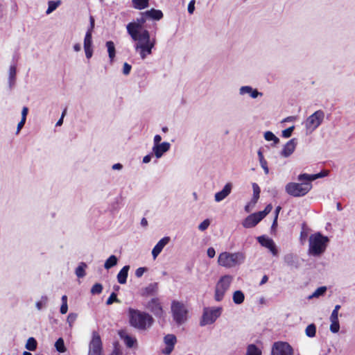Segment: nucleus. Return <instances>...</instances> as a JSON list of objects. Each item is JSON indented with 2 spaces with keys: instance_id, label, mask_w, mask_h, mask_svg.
Segmentation results:
<instances>
[{
  "instance_id": "nucleus-5",
  "label": "nucleus",
  "mask_w": 355,
  "mask_h": 355,
  "mask_svg": "<svg viewBox=\"0 0 355 355\" xmlns=\"http://www.w3.org/2000/svg\"><path fill=\"white\" fill-rule=\"evenodd\" d=\"M329 239L321 233L313 234L309 237V253L313 256L322 254L326 250Z\"/></svg>"
},
{
  "instance_id": "nucleus-37",
  "label": "nucleus",
  "mask_w": 355,
  "mask_h": 355,
  "mask_svg": "<svg viewBox=\"0 0 355 355\" xmlns=\"http://www.w3.org/2000/svg\"><path fill=\"white\" fill-rule=\"evenodd\" d=\"M84 47H92V33L87 31L84 38Z\"/></svg>"
},
{
  "instance_id": "nucleus-39",
  "label": "nucleus",
  "mask_w": 355,
  "mask_h": 355,
  "mask_svg": "<svg viewBox=\"0 0 355 355\" xmlns=\"http://www.w3.org/2000/svg\"><path fill=\"white\" fill-rule=\"evenodd\" d=\"M252 188H253V198H252V200L254 202H257V201L259 198L260 188L257 183H253Z\"/></svg>"
},
{
  "instance_id": "nucleus-43",
  "label": "nucleus",
  "mask_w": 355,
  "mask_h": 355,
  "mask_svg": "<svg viewBox=\"0 0 355 355\" xmlns=\"http://www.w3.org/2000/svg\"><path fill=\"white\" fill-rule=\"evenodd\" d=\"M136 339L131 337L130 336H125V338H124V342H125V344L126 345V346L128 347H132L135 345V343H136Z\"/></svg>"
},
{
  "instance_id": "nucleus-61",
  "label": "nucleus",
  "mask_w": 355,
  "mask_h": 355,
  "mask_svg": "<svg viewBox=\"0 0 355 355\" xmlns=\"http://www.w3.org/2000/svg\"><path fill=\"white\" fill-rule=\"evenodd\" d=\"M330 320H338V313L333 311L330 316Z\"/></svg>"
},
{
  "instance_id": "nucleus-16",
  "label": "nucleus",
  "mask_w": 355,
  "mask_h": 355,
  "mask_svg": "<svg viewBox=\"0 0 355 355\" xmlns=\"http://www.w3.org/2000/svg\"><path fill=\"white\" fill-rule=\"evenodd\" d=\"M170 238L165 236L158 241L152 250V255L154 259L159 254L164 246L169 242Z\"/></svg>"
},
{
  "instance_id": "nucleus-34",
  "label": "nucleus",
  "mask_w": 355,
  "mask_h": 355,
  "mask_svg": "<svg viewBox=\"0 0 355 355\" xmlns=\"http://www.w3.org/2000/svg\"><path fill=\"white\" fill-rule=\"evenodd\" d=\"M306 335L308 337L313 338L316 334V327L314 324H309L305 329Z\"/></svg>"
},
{
  "instance_id": "nucleus-19",
  "label": "nucleus",
  "mask_w": 355,
  "mask_h": 355,
  "mask_svg": "<svg viewBox=\"0 0 355 355\" xmlns=\"http://www.w3.org/2000/svg\"><path fill=\"white\" fill-rule=\"evenodd\" d=\"M259 242L264 247L270 249L273 254H277V250L272 239H266L263 236L258 237Z\"/></svg>"
},
{
  "instance_id": "nucleus-13",
  "label": "nucleus",
  "mask_w": 355,
  "mask_h": 355,
  "mask_svg": "<svg viewBox=\"0 0 355 355\" xmlns=\"http://www.w3.org/2000/svg\"><path fill=\"white\" fill-rule=\"evenodd\" d=\"M143 26L137 22H130L127 25V31L134 41L138 40L141 38L140 30Z\"/></svg>"
},
{
  "instance_id": "nucleus-45",
  "label": "nucleus",
  "mask_w": 355,
  "mask_h": 355,
  "mask_svg": "<svg viewBox=\"0 0 355 355\" xmlns=\"http://www.w3.org/2000/svg\"><path fill=\"white\" fill-rule=\"evenodd\" d=\"M78 318L77 313H70L67 319V322H68L69 327H72L73 324L75 322Z\"/></svg>"
},
{
  "instance_id": "nucleus-2",
  "label": "nucleus",
  "mask_w": 355,
  "mask_h": 355,
  "mask_svg": "<svg viewBox=\"0 0 355 355\" xmlns=\"http://www.w3.org/2000/svg\"><path fill=\"white\" fill-rule=\"evenodd\" d=\"M128 316L130 325L139 330H146L154 322L150 314L132 308L128 309Z\"/></svg>"
},
{
  "instance_id": "nucleus-50",
  "label": "nucleus",
  "mask_w": 355,
  "mask_h": 355,
  "mask_svg": "<svg viewBox=\"0 0 355 355\" xmlns=\"http://www.w3.org/2000/svg\"><path fill=\"white\" fill-rule=\"evenodd\" d=\"M146 271H147L146 268L140 267L136 270L135 275L137 277H141Z\"/></svg>"
},
{
  "instance_id": "nucleus-8",
  "label": "nucleus",
  "mask_w": 355,
  "mask_h": 355,
  "mask_svg": "<svg viewBox=\"0 0 355 355\" xmlns=\"http://www.w3.org/2000/svg\"><path fill=\"white\" fill-rule=\"evenodd\" d=\"M222 313L221 307L205 308L200 325L205 326L214 323Z\"/></svg>"
},
{
  "instance_id": "nucleus-27",
  "label": "nucleus",
  "mask_w": 355,
  "mask_h": 355,
  "mask_svg": "<svg viewBox=\"0 0 355 355\" xmlns=\"http://www.w3.org/2000/svg\"><path fill=\"white\" fill-rule=\"evenodd\" d=\"M106 46L107 48L108 55L110 61L112 62L116 55L114 44L112 41H108L106 42Z\"/></svg>"
},
{
  "instance_id": "nucleus-11",
  "label": "nucleus",
  "mask_w": 355,
  "mask_h": 355,
  "mask_svg": "<svg viewBox=\"0 0 355 355\" xmlns=\"http://www.w3.org/2000/svg\"><path fill=\"white\" fill-rule=\"evenodd\" d=\"M324 114L322 110H318L306 119V125L308 128L315 129L322 122Z\"/></svg>"
},
{
  "instance_id": "nucleus-23",
  "label": "nucleus",
  "mask_w": 355,
  "mask_h": 355,
  "mask_svg": "<svg viewBox=\"0 0 355 355\" xmlns=\"http://www.w3.org/2000/svg\"><path fill=\"white\" fill-rule=\"evenodd\" d=\"M259 222L254 214L246 217L243 222V226L245 228H251L256 226Z\"/></svg>"
},
{
  "instance_id": "nucleus-47",
  "label": "nucleus",
  "mask_w": 355,
  "mask_h": 355,
  "mask_svg": "<svg viewBox=\"0 0 355 355\" xmlns=\"http://www.w3.org/2000/svg\"><path fill=\"white\" fill-rule=\"evenodd\" d=\"M294 130V126L289 127L282 131V137L284 138H288L291 136L292 132Z\"/></svg>"
},
{
  "instance_id": "nucleus-28",
  "label": "nucleus",
  "mask_w": 355,
  "mask_h": 355,
  "mask_svg": "<svg viewBox=\"0 0 355 355\" xmlns=\"http://www.w3.org/2000/svg\"><path fill=\"white\" fill-rule=\"evenodd\" d=\"M87 266L85 263L81 262L78 265V266L76 268L75 273L76 276L79 278H83L85 276V269L87 268Z\"/></svg>"
},
{
  "instance_id": "nucleus-32",
  "label": "nucleus",
  "mask_w": 355,
  "mask_h": 355,
  "mask_svg": "<svg viewBox=\"0 0 355 355\" xmlns=\"http://www.w3.org/2000/svg\"><path fill=\"white\" fill-rule=\"evenodd\" d=\"M61 4L60 0L49 1L48 2V8L46 10V14H49L54 11Z\"/></svg>"
},
{
  "instance_id": "nucleus-31",
  "label": "nucleus",
  "mask_w": 355,
  "mask_h": 355,
  "mask_svg": "<svg viewBox=\"0 0 355 355\" xmlns=\"http://www.w3.org/2000/svg\"><path fill=\"white\" fill-rule=\"evenodd\" d=\"M245 299L244 294L241 291H236L233 294V302L236 304H240L243 302Z\"/></svg>"
},
{
  "instance_id": "nucleus-55",
  "label": "nucleus",
  "mask_w": 355,
  "mask_h": 355,
  "mask_svg": "<svg viewBox=\"0 0 355 355\" xmlns=\"http://www.w3.org/2000/svg\"><path fill=\"white\" fill-rule=\"evenodd\" d=\"M26 123V120L24 119H21V121L19 122L17 128V132L16 134H19L21 128L24 127V124Z\"/></svg>"
},
{
  "instance_id": "nucleus-51",
  "label": "nucleus",
  "mask_w": 355,
  "mask_h": 355,
  "mask_svg": "<svg viewBox=\"0 0 355 355\" xmlns=\"http://www.w3.org/2000/svg\"><path fill=\"white\" fill-rule=\"evenodd\" d=\"M85 55L87 59H89L93 54L92 47H84Z\"/></svg>"
},
{
  "instance_id": "nucleus-56",
  "label": "nucleus",
  "mask_w": 355,
  "mask_h": 355,
  "mask_svg": "<svg viewBox=\"0 0 355 355\" xmlns=\"http://www.w3.org/2000/svg\"><path fill=\"white\" fill-rule=\"evenodd\" d=\"M216 254V251L214 248L210 247L207 249V256L209 258H214Z\"/></svg>"
},
{
  "instance_id": "nucleus-36",
  "label": "nucleus",
  "mask_w": 355,
  "mask_h": 355,
  "mask_svg": "<svg viewBox=\"0 0 355 355\" xmlns=\"http://www.w3.org/2000/svg\"><path fill=\"white\" fill-rule=\"evenodd\" d=\"M26 348L30 351H34L37 348V341L34 338H29L26 344Z\"/></svg>"
},
{
  "instance_id": "nucleus-25",
  "label": "nucleus",
  "mask_w": 355,
  "mask_h": 355,
  "mask_svg": "<svg viewBox=\"0 0 355 355\" xmlns=\"http://www.w3.org/2000/svg\"><path fill=\"white\" fill-rule=\"evenodd\" d=\"M132 6L137 10H143L149 6V0H132Z\"/></svg>"
},
{
  "instance_id": "nucleus-58",
  "label": "nucleus",
  "mask_w": 355,
  "mask_h": 355,
  "mask_svg": "<svg viewBox=\"0 0 355 355\" xmlns=\"http://www.w3.org/2000/svg\"><path fill=\"white\" fill-rule=\"evenodd\" d=\"M66 112H67V109L65 108L62 113V116H61L60 119L56 123V126H60L62 124L63 118H64V115L66 114Z\"/></svg>"
},
{
  "instance_id": "nucleus-22",
  "label": "nucleus",
  "mask_w": 355,
  "mask_h": 355,
  "mask_svg": "<svg viewBox=\"0 0 355 355\" xmlns=\"http://www.w3.org/2000/svg\"><path fill=\"white\" fill-rule=\"evenodd\" d=\"M129 269V266H125L119 272L117 275V281L119 284H124L126 283Z\"/></svg>"
},
{
  "instance_id": "nucleus-49",
  "label": "nucleus",
  "mask_w": 355,
  "mask_h": 355,
  "mask_svg": "<svg viewBox=\"0 0 355 355\" xmlns=\"http://www.w3.org/2000/svg\"><path fill=\"white\" fill-rule=\"evenodd\" d=\"M131 69H132V67L130 64H129L127 62H125L123 64V73L124 75H128L131 71Z\"/></svg>"
},
{
  "instance_id": "nucleus-46",
  "label": "nucleus",
  "mask_w": 355,
  "mask_h": 355,
  "mask_svg": "<svg viewBox=\"0 0 355 355\" xmlns=\"http://www.w3.org/2000/svg\"><path fill=\"white\" fill-rule=\"evenodd\" d=\"M209 225L210 220L209 219H205L198 225V229L200 231H205L208 228Z\"/></svg>"
},
{
  "instance_id": "nucleus-54",
  "label": "nucleus",
  "mask_w": 355,
  "mask_h": 355,
  "mask_svg": "<svg viewBox=\"0 0 355 355\" xmlns=\"http://www.w3.org/2000/svg\"><path fill=\"white\" fill-rule=\"evenodd\" d=\"M195 10V0H191L188 5V12L192 14Z\"/></svg>"
},
{
  "instance_id": "nucleus-44",
  "label": "nucleus",
  "mask_w": 355,
  "mask_h": 355,
  "mask_svg": "<svg viewBox=\"0 0 355 355\" xmlns=\"http://www.w3.org/2000/svg\"><path fill=\"white\" fill-rule=\"evenodd\" d=\"M330 331L332 333H337L340 329L339 320H331Z\"/></svg>"
},
{
  "instance_id": "nucleus-26",
  "label": "nucleus",
  "mask_w": 355,
  "mask_h": 355,
  "mask_svg": "<svg viewBox=\"0 0 355 355\" xmlns=\"http://www.w3.org/2000/svg\"><path fill=\"white\" fill-rule=\"evenodd\" d=\"M16 74H17L16 67L15 65L10 66V69H9V77H8V82H9V85L10 87H12L15 83Z\"/></svg>"
},
{
  "instance_id": "nucleus-1",
  "label": "nucleus",
  "mask_w": 355,
  "mask_h": 355,
  "mask_svg": "<svg viewBox=\"0 0 355 355\" xmlns=\"http://www.w3.org/2000/svg\"><path fill=\"white\" fill-rule=\"evenodd\" d=\"M322 176L324 175L321 173L315 175L300 174L297 179L301 183L289 182L286 186V191L288 194L294 197L304 196L311 189V181Z\"/></svg>"
},
{
  "instance_id": "nucleus-3",
  "label": "nucleus",
  "mask_w": 355,
  "mask_h": 355,
  "mask_svg": "<svg viewBox=\"0 0 355 355\" xmlns=\"http://www.w3.org/2000/svg\"><path fill=\"white\" fill-rule=\"evenodd\" d=\"M245 254L242 252H223L219 254L218 257V263L219 266L231 268L238 265H241L245 261Z\"/></svg>"
},
{
  "instance_id": "nucleus-38",
  "label": "nucleus",
  "mask_w": 355,
  "mask_h": 355,
  "mask_svg": "<svg viewBox=\"0 0 355 355\" xmlns=\"http://www.w3.org/2000/svg\"><path fill=\"white\" fill-rule=\"evenodd\" d=\"M264 138L267 141H273L275 144H277L279 142V139L272 132L267 131L264 134Z\"/></svg>"
},
{
  "instance_id": "nucleus-9",
  "label": "nucleus",
  "mask_w": 355,
  "mask_h": 355,
  "mask_svg": "<svg viewBox=\"0 0 355 355\" xmlns=\"http://www.w3.org/2000/svg\"><path fill=\"white\" fill-rule=\"evenodd\" d=\"M102 352L103 343L101 336L97 331H94L89 345L88 355H101Z\"/></svg>"
},
{
  "instance_id": "nucleus-64",
  "label": "nucleus",
  "mask_w": 355,
  "mask_h": 355,
  "mask_svg": "<svg viewBox=\"0 0 355 355\" xmlns=\"http://www.w3.org/2000/svg\"><path fill=\"white\" fill-rule=\"evenodd\" d=\"M272 209V206L271 204H269L266 205L263 211L265 212V214L268 215Z\"/></svg>"
},
{
  "instance_id": "nucleus-35",
  "label": "nucleus",
  "mask_w": 355,
  "mask_h": 355,
  "mask_svg": "<svg viewBox=\"0 0 355 355\" xmlns=\"http://www.w3.org/2000/svg\"><path fill=\"white\" fill-rule=\"evenodd\" d=\"M55 347L58 352L63 353L66 352V347L64 346V340L62 338H60L57 340L55 343Z\"/></svg>"
},
{
  "instance_id": "nucleus-4",
  "label": "nucleus",
  "mask_w": 355,
  "mask_h": 355,
  "mask_svg": "<svg viewBox=\"0 0 355 355\" xmlns=\"http://www.w3.org/2000/svg\"><path fill=\"white\" fill-rule=\"evenodd\" d=\"M141 38L137 40L138 42L135 44V50L139 51L141 59H145L147 55L152 53V49L156 44L155 38L150 39V33L148 30H143L141 33Z\"/></svg>"
},
{
  "instance_id": "nucleus-6",
  "label": "nucleus",
  "mask_w": 355,
  "mask_h": 355,
  "mask_svg": "<svg viewBox=\"0 0 355 355\" xmlns=\"http://www.w3.org/2000/svg\"><path fill=\"white\" fill-rule=\"evenodd\" d=\"M232 281V277L229 275L222 276L216 285L214 299L217 302H220L226 293L229 289L231 282Z\"/></svg>"
},
{
  "instance_id": "nucleus-20",
  "label": "nucleus",
  "mask_w": 355,
  "mask_h": 355,
  "mask_svg": "<svg viewBox=\"0 0 355 355\" xmlns=\"http://www.w3.org/2000/svg\"><path fill=\"white\" fill-rule=\"evenodd\" d=\"M232 190V184L230 183H227L225 185L222 191L217 192L215 194V200L216 202H220L225 199L231 192Z\"/></svg>"
},
{
  "instance_id": "nucleus-63",
  "label": "nucleus",
  "mask_w": 355,
  "mask_h": 355,
  "mask_svg": "<svg viewBox=\"0 0 355 355\" xmlns=\"http://www.w3.org/2000/svg\"><path fill=\"white\" fill-rule=\"evenodd\" d=\"M162 140V137L159 135H156L154 137V145H157L160 144V141Z\"/></svg>"
},
{
  "instance_id": "nucleus-14",
  "label": "nucleus",
  "mask_w": 355,
  "mask_h": 355,
  "mask_svg": "<svg viewBox=\"0 0 355 355\" xmlns=\"http://www.w3.org/2000/svg\"><path fill=\"white\" fill-rule=\"evenodd\" d=\"M166 347L162 349V353L165 355H169L173 350L177 339L173 334H167L164 338Z\"/></svg>"
},
{
  "instance_id": "nucleus-33",
  "label": "nucleus",
  "mask_w": 355,
  "mask_h": 355,
  "mask_svg": "<svg viewBox=\"0 0 355 355\" xmlns=\"http://www.w3.org/2000/svg\"><path fill=\"white\" fill-rule=\"evenodd\" d=\"M258 156H259V162H260V164H261V167L264 170L265 173L268 174L269 172V169L268 167V163H267V161L264 159L263 155L262 152L261 151V150H259L258 151Z\"/></svg>"
},
{
  "instance_id": "nucleus-59",
  "label": "nucleus",
  "mask_w": 355,
  "mask_h": 355,
  "mask_svg": "<svg viewBox=\"0 0 355 355\" xmlns=\"http://www.w3.org/2000/svg\"><path fill=\"white\" fill-rule=\"evenodd\" d=\"M28 113V108L27 107H24L21 111V119L26 120V116Z\"/></svg>"
},
{
  "instance_id": "nucleus-48",
  "label": "nucleus",
  "mask_w": 355,
  "mask_h": 355,
  "mask_svg": "<svg viewBox=\"0 0 355 355\" xmlns=\"http://www.w3.org/2000/svg\"><path fill=\"white\" fill-rule=\"evenodd\" d=\"M147 19H147L146 16L144 15V12H141V17L137 19L136 22L141 24V26H144V24L146 22Z\"/></svg>"
},
{
  "instance_id": "nucleus-10",
  "label": "nucleus",
  "mask_w": 355,
  "mask_h": 355,
  "mask_svg": "<svg viewBox=\"0 0 355 355\" xmlns=\"http://www.w3.org/2000/svg\"><path fill=\"white\" fill-rule=\"evenodd\" d=\"M272 355H293V347L286 342H275L272 347Z\"/></svg>"
},
{
  "instance_id": "nucleus-42",
  "label": "nucleus",
  "mask_w": 355,
  "mask_h": 355,
  "mask_svg": "<svg viewBox=\"0 0 355 355\" xmlns=\"http://www.w3.org/2000/svg\"><path fill=\"white\" fill-rule=\"evenodd\" d=\"M327 291L326 286H320L318 288L314 293L312 294L311 296H310V298L311 297H318L319 296L323 295Z\"/></svg>"
},
{
  "instance_id": "nucleus-29",
  "label": "nucleus",
  "mask_w": 355,
  "mask_h": 355,
  "mask_svg": "<svg viewBox=\"0 0 355 355\" xmlns=\"http://www.w3.org/2000/svg\"><path fill=\"white\" fill-rule=\"evenodd\" d=\"M118 259L115 255H111L105 262L104 267L108 270L117 264Z\"/></svg>"
},
{
  "instance_id": "nucleus-17",
  "label": "nucleus",
  "mask_w": 355,
  "mask_h": 355,
  "mask_svg": "<svg viewBox=\"0 0 355 355\" xmlns=\"http://www.w3.org/2000/svg\"><path fill=\"white\" fill-rule=\"evenodd\" d=\"M295 139L289 140L284 146L281 155L284 157H289L295 150L296 147Z\"/></svg>"
},
{
  "instance_id": "nucleus-24",
  "label": "nucleus",
  "mask_w": 355,
  "mask_h": 355,
  "mask_svg": "<svg viewBox=\"0 0 355 355\" xmlns=\"http://www.w3.org/2000/svg\"><path fill=\"white\" fill-rule=\"evenodd\" d=\"M240 93L242 94H250L252 98H255L259 95H261V93H259L257 90L254 89L253 90L252 88L250 86H243L240 89Z\"/></svg>"
},
{
  "instance_id": "nucleus-12",
  "label": "nucleus",
  "mask_w": 355,
  "mask_h": 355,
  "mask_svg": "<svg viewBox=\"0 0 355 355\" xmlns=\"http://www.w3.org/2000/svg\"><path fill=\"white\" fill-rule=\"evenodd\" d=\"M146 307L156 316L161 318L163 316V309L159 300L157 297L151 299Z\"/></svg>"
},
{
  "instance_id": "nucleus-52",
  "label": "nucleus",
  "mask_w": 355,
  "mask_h": 355,
  "mask_svg": "<svg viewBox=\"0 0 355 355\" xmlns=\"http://www.w3.org/2000/svg\"><path fill=\"white\" fill-rule=\"evenodd\" d=\"M254 214L255 215V216L257 218L259 222H260L266 216V214H265V212L263 211L254 213Z\"/></svg>"
},
{
  "instance_id": "nucleus-53",
  "label": "nucleus",
  "mask_w": 355,
  "mask_h": 355,
  "mask_svg": "<svg viewBox=\"0 0 355 355\" xmlns=\"http://www.w3.org/2000/svg\"><path fill=\"white\" fill-rule=\"evenodd\" d=\"M254 214L255 215V216L257 218L259 222H260L266 216V214H265V212L263 211L254 213Z\"/></svg>"
},
{
  "instance_id": "nucleus-7",
  "label": "nucleus",
  "mask_w": 355,
  "mask_h": 355,
  "mask_svg": "<svg viewBox=\"0 0 355 355\" xmlns=\"http://www.w3.org/2000/svg\"><path fill=\"white\" fill-rule=\"evenodd\" d=\"M171 311L173 320L178 324H181L187 320V309L182 302L173 300L171 303Z\"/></svg>"
},
{
  "instance_id": "nucleus-21",
  "label": "nucleus",
  "mask_w": 355,
  "mask_h": 355,
  "mask_svg": "<svg viewBox=\"0 0 355 355\" xmlns=\"http://www.w3.org/2000/svg\"><path fill=\"white\" fill-rule=\"evenodd\" d=\"M144 15L146 16L147 19H151L153 20L159 21L163 18V12L160 10H156L151 8L149 10L144 12Z\"/></svg>"
},
{
  "instance_id": "nucleus-57",
  "label": "nucleus",
  "mask_w": 355,
  "mask_h": 355,
  "mask_svg": "<svg viewBox=\"0 0 355 355\" xmlns=\"http://www.w3.org/2000/svg\"><path fill=\"white\" fill-rule=\"evenodd\" d=\"M89 21H90V25L87 31H90V33H92L93 30L94 28V23H95L94 19L92 16L90 17Z\"/></svg>"
},
{
  "instance_id": "nucleus-41",
  "label": "nucleus",
  "mask_w": 355,
  "mask_h": 355,
  "mask_svg": "<svg viewBox=\"0 0 355 355\" xmlns=\"http://www.w3.org/2000/svg\"><path fill=\"white\" fill-rule=\"evenodd\" d=\"M114 302H117V303L121 302V301L117 297V295L114 292H113L110 294V297H108V299L106 301V304L110 305V304H113Z\"/></svg>"
},
{
  "instance_id": "nucleus-62",
  "label": "nucleus",
  "mask_w": 355,
  "mask_h": 355,
  "mask_svg": "<svg viewBox=\"0 0 355 355\" xmlns=\"http://www.w3.org/2000/svg\"><path fill=\"white\" fill-rule=\"evenodd\" d=\"M110 355H123V354L119 348L114 347V349Z\"/></svg>"
},
{
  "instance_id": "nucleus-30",
  "label": "nucleus",
  "mask_w": 355,
  "mask_h": 355,
  "mask_svg": "<svg viewBox=\"0 0 355 355\" xmlns=\"http://www.w3.org/2000/svg\"><path fill=\"white\" fill-rule=\"evenodd\" d=\"M245 355H261V351L255 345L250 344L247 347Z\"/></svg>"
},
{
  "instance_id": "nucleus-40",
  "label": "nucleus",
  "mask_w": 355,
  "mask_h": 355,
  "mask_svg": "<svg viewBox=\"0 0 355 355\" xmlns=\"http://www.w3.org/2000/svg\"><path fill=\"white\" fill-rule=\"evenodd\" d=\"M103 291V286L100 283H96L93 285V286L91 288V293L93 295L96 294H100Z\"/></svg>"
},
{
  "instance_id": "nucleus-60",
  "label": "nucleus",
  "mask_w": 355,
  "mask_h": 355,
  "mask_svg": "<svg viewBox=\"0 0 355 355\" xmlns=\"http://www.w3.org/2000/svg\"><path fill=\"white\" fill-rule=\"evenodd\" d=\"M67 311H68L67 304H62V305L60 306V313L62 314H65V313H67Z\"/></svg>"
},
{
  "instance_id": "nucleus-15",
  "label": "nucleus",
  "mask_w": 355,
  "mask_h": 355,
  "mask_svg": "<svg viewBox=\"0 0 355 355\" xmlns=\"http://www.w3.org/2000/svg\"><path fill=\"white\" fill-rule=\"evenodd\" d=\"M170 146L171 145L169 143L163 142L157 145H154L153 151L155 153L156 157L159 158L163 155L164 153L167 152L170 149Z\"/></svg>"
},
{
  "instance_id": "nucleus-18",
  "label": "nucleus",
  "mask_w": 355,
  "mask_h": 355,
  "mask_svg": "<svg viewBox=\"0 0 355 355\" xmlns=\"http://www.w3.org/2000/svg\"><path fill=\"white\" fill-rule=\"evenodd\" d=\"M158 291V283L154 282L148 284L145 288H142L140 295L142 297H148L155 294Z\"/></svg>"
}]
</instances>
